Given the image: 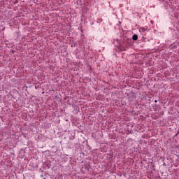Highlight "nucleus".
Segmentation results:
<instances>
[{
    "mask_svg": "<svg viewBox=\"0 0 179 179\" xmlns=\"http://www.w3.org/2000/svg\"><path fill=\"white\" fill-rule=\"evenodd\" d=\"M17 2H19L17 0H15L14 2H13V3L14 4H16V3H17Z\"/></svg>",
    "mask_w": 179,
    "mask_h": 179,
    "instance_id": "20e7f679",
    "label": "nucleus"
},
{
    "mask_svg": "<svg viewBox=\"0 0 179 179\" xmlns=\"http://www.w3.org/2000/svg\"><path fill=\"white\" fill-rule=\"evenodd\" d=\"M155 103H157V100H155Z\"/></svg>",
    "mask_w": 179,
    "mask_h": 179,
    "instance_id": "39448f33",
    "label": "nucleus"
},
{
    "mask_svg": "<svg viewBox=\"0 0 179 179\" xmlns=\"http://www.w3.org/2000/svg\"><path fill=\"white\" fill-rule=\"evenodd\" d=\"M121 50H122V51H127V48H124V47H123V48H121Z\"/></svg>",
    "mask_w": 179,
    "mask_h": 179,
    "instance_id": "7ed1b4c3",
    "label": "nucleus"
},
{
    "mask_svg": "<svg viewBox=\"0 0 179 179\" xmlns=\"http://www.w3.org/2000/svg\"><path fill=\"white\" fill-rule=\"evenodd\" d=\"M178 148H179V145H178Z\"/></svg>",
    "mask_w": 179,
    "mask_h": 179,
    "instance_id": "423d86ee",
    "label": "nucleus"
},
{
    "mask_svg": "<svg viewBox=\"0 0 179 179\" xmlns=\"http://www.w3.org/2000/svg\"><path fill=\"white\" fill-rule=\"evenodd\" d=\"M132 38H133V40L136 41V40H138V35H136V34L133 35Z\"/></svg>",
    "mask_w": 179,
    "mask_h": 179,
    "instance_id": "f03ea898",
    "label": "nucleus"
},
{
    "mask_svg": "<svg viewBox=\"0 0 179 179\" xmlns=\"http://www.w3.org/2000/svg\"><path fill=\"white\" fill-rule=\"evenodd\" d=\"M139 31H140V33H141V34H145V33H146V31H148V29H146L145 27H141L139 29Z\"/></svg>",
    "mask_w": 179,
    "mask_h": 179,
    "instance_id": "f257e3e1",
    "label": "nucleus"
}]
</instances>
